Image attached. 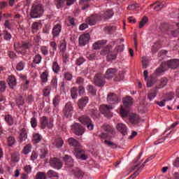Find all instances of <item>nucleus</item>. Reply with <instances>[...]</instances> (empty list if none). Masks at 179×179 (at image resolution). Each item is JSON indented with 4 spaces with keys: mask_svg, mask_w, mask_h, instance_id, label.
<instances>
[{
    "mask_svg": "<svg viewBox=\"0 0 179 179\" xmlns=\"http://www.w3.org/2000/svg\"><path fill=\"white\" fill-rule=\"evenodd\" d=\"M113 108H114L111 105L103 104L99 106V111L101 114H103L104 117H106V118H111V117H113V113H111V110Z\"/></svg>",
    "mask_w": 179,
    "mask_h": 179,
    "instance_id": "obj_6",
    "label": "nucleus"
},
{
    "mask_svg": "<svg viewBox=\"0 0 179 179\" xmlns=\"http://www.w3.org/2000/svg\"><path fill=\"white\" fill-rule=\"evenodd\" d=\"M68 143L69 146H73V148H79L80 146V143L73 137L68 139Z\"/></svg>",
    "mask_w": 179,
    "mask_h": 179,
    "instance_id": "obj_27",
    "label": "nucleus"
},
{
    "mask_svg": "<svg viewBox=\"0 0 179 179\" xmlns=\"http://www.w3.org/2000/svg\"><path fill=\"white\" fill-rule=\"evenodd\" d=\"M168 82L169 80L166 78H161L157 83L156 87L151 90L148 94V99H149L150 101H152L157 96V89H163V87L167 85Z\"/></svg>",
    "mask_w": 179,
    "mask_h": 179,
    "instance_id": "obj_3",
    "label": "nucleus"
},
{
    "mask_svg": "<svg viewBox=\"0 0 179 179\" xmlns=\"http://www.w3.org/2000/svg\"><path fill=\"white\" fill-rule=\"evenodd\" d=\"M63 113L66 118H71L73 114V106L72 102H68L66 103L65 107L63 110Z\"/></svg>",
    "mask_w": 179,
    "mask_h": 179,
    "instance_id": "obj_11",
    "label": "nucleus"
},
{
    "mask_svg": "<svg viewBox=\"0 0 179 179\" xmlns=\"http://www.w3.org/2000/svg\"><path fill=\"white\" fill-rule=\"evenodd\" d=\"M112 48L113 46L111 45H108L101 50V55H108L107 57L110 61L115 59L117 58V52H111Z\"/></svg>",
    "mask_w": 179,
    "mask_h": 179,
    "instance_id": "obj_5",
    "label": "nucleus"
},
{
    "mask_svg": "<svg viewBox=\"0 0 179 179\" xmlns=\"http://www.w3.org/2000/svg\"><path fill=\"white\" fill-rule=\"evenodd\" d=\"M42 139L43 136H41L38 133H34L32 135V141L34 143H40Z\"/></svg>",
    "mask_w": 179,
    "mask_h": 179,
    "instance_id": "obj_31",
    "label": "nucleus"
},
{
    "mask_svg": "<svg viewBox=\"0 0 179 179\" xmlns=\"http://www.w3.org/2000/svg\"><path fill=\"white\" fill-rule=\"evenodd\" d=\"M89 103V97H82L80 99L78 100V107L79 108L82 109L83 107L86 106V104Z\"/></svg>",
    "mask_w": 179,
    "mask_h": 179,
    "instance_id": "obj_26",
    "label": "nucleus"
},
{
    "mask_svg": "<svg viewBox=\"0 0 179 179\" xmlns=\"http://www.w3.org/2000/svg\"><path fill=\"white\" fill-rule=\"evenodd\" d=\"M4 120L9 127H12V125L15 124V120L13 119V117H12V115H6L4 116Z\"/></svg>",
    "mask_w": 179,
    "mask_h": 179,
    "instance_id": "obj_28",
    "label": "nucleus"
},
{
    "mask_svg": "<svg viewBox=\"0 0 179 179\" xmlns=\"http://www.w3.org/2000/svg\"><path fill=\"white\" fill-rule=\"evenodd\" d=\"M87 90L92 94V96H96L97 90L93 85H88L87 86Z\"/></svg>",
    "mask_w": 179,
    "mask_h": 179,
    "instance_id": "obj_33",
    "label": "nucleus"
},
{
    "mask_svg": "<svg viewBox=\"0 0 179 179\" xmlns=\"http://www.w3.org/2000/svg\"><path fill=\"white\" fill-rule=\"evenodd\" d=\"M101 17V20L103 19H111L113 16H114V12H113V10H107L106 11H103L99 15Z\"/></svg>",
    "mask_w": 179,
    "mask_h": 179,
    "instance_id": "obj_18",
    "label": "nucleus"
},
{
    "mask_svg": "<svg viewBox=\"0 0 179 179\" xmlns=\"http://www.w3.org/2000/svg\"><path fill=\"white\" fill-rule=\"evenodd\" d=\"M3 37L6 41H10V39L12 38V34H10L9 31L4 30L3 31Z\"/></svg>",
    "mask_w": 179,
    "mask_h": 179,
    "instance_id": "obj_38",
    "label": "nucleus"
},
{
    "mask_svg": "<svg viewBox=\"0 0 179 179\" xmlns=\"http://www.w3.org/2000/svg\"><path fill=\"white\" fill-rule=\"evenodd\" d=\"M41 79L43 83L48 82V73L47 71L43 72L41 75Z\"/></svg>",
    "mask_w": 179,
    "mask_h": 179,
    "instance_id": "obj_44",
    "label": "nucleus"
},
{
    "mask_svg": "<svg viewBox=\"0 0 179 179\" xmlns=\"http://www.w3.org/2000/svg\"><path fill=\"white\" fill-rule=\"evenodd\" d=\"M166 55H167V50H161L158 53V57L160 60L164 59L166 57Z\"/></svg>",
    "mask_w": 179,
    "mask_h": 179,
    "instance_id": "obj_57",
    "label": "nucleus"
},
{
    "mask_svg": "<svg viewBox=\"0 0 179 179\" xmlns=\"http://www.w3.org/2000/svg\"><path fill=\"white\" fill-rule=\"evenodd\" d=\"M79 121L82 124H84V125H87L90 122H92V120H90V117L87 116H81L80 117H79Z\"/></svg>",
    "mask_w": 179,
    "mask_h": 179,
    "instance_id": "obj_32",
    "label": "nucleus"
},
{
    "mask_svg": "<svg viewBox=\"0 0 179 179\" xmlns=\"http://www.w3.org/2000/svg\"><path fill=\"white\" fill-rule=\"evenodd\" d=\"M59 96L56 95L55 98L53 99V106L54 107H57L58 104H59Z\"/></svg>",
    "mask_w": 179,
    "mask_h": 179,
    "instance_id": "obj_63",
    "label": "nucleus"
},
{
    "mask_svg": "<svg viewBox=\"0 0 179 179\" xmlns=\"http://www.w3.org/2000/svg\"><path fill=\"white\" fill-rule=\"evenodd\" d=\"M31 127L32 128H36L37 127V118L36 117H31L30 121Z\"/></svg>",
    "mask_w": 179,
    "mask_h": 179,
    "instance_id": "obj_60",
    "label": "nucleus"
},
{
    "mask_svg": "<svg viewBox=\"0 0 179 179\" xmlns=\"http://www.w3.org/2000/svg\"><path fill=\"white\" fill-rule=\"evenodd\" d=\"M159 48H160V43H155L151 48L152 52L154 54L156 53L157 51H158Z\"/></svg>",
    "mask_w": 179,
    "mask_h": 179,
    "instance_id": "obj_54",
    "label": "nucleus"
},
{
    "mask_svg": "<svg viewBox=\"0 0 179 179\" xmlns=\"http://www.w3.org/2000/svg\"><path fill=\"white\" fill-rule=\"evenodd\" d=\"M116 129L120 132L122 135H128V127L123 123H117L116 125Z\"/></svg>",
    "mask_w": 179,
    "mask_h": 179,
    "instance_id": "obj_19",
    "label": "nucleus"
},
{
    "mask_svg": "<svg viewBox=\"0 0 179 179\" xmlns=\"http://www.w3.org/2000/svg\"><path fill=\"white\" fill-rule=\"evenodd\" d=\"M26 66V63L23 61H20L16 65V69L19 71H23Z\"/></svg>",
    "mask_w": 179,
    "mask_h": 179,
    "instance_id": "obj_40",
    "label": "nucleus"
},
{
    "mask_svg": "<svg viewBox=\"0 0 179 179\" xmlns=\"http://www.w3.org/2000/svg\"><path fill=\"white\" fill-rule=\"evenodd\" d=\"M15 50L17 52H20V54H26V50L31 48V45L29 43H22V44H15Z\"/></svg>",
    "mask_w": 179,
    "mask_h": 179,
    "instance_id": "obj_8",
    "label": "nucleus"
},
{
    "mask_svg": "<svg viewBox=\"0 0 179 179\" xmlns=\"http://www.w3.org/2000/svg\"><path fill=\"white\" fill-rule=\"evenodd\" d=\"M54 146H55L57 149H60L64 146V140L62 138H57L53 142Z\"/></svg>",
    "mask_w": 179,
    "mask_h": 179,
    "instance_id": "obj_30",
    "label": "nucleus"
},
{
    "mask_svg": "<svg viewBox=\"0 0 179 179\" xmlns=\"http://www.w3.org/2000/svg\"><path fill=\"white\" fill-rule=\"evenodd\" d=\"M11 161L14 163H17L19 162V154L14 152L11 155Z\"/></svg>",
    "mask_w": 179,
    "mask_h": 179,
    "instance_id": "obj_52",
    "label": "nucleus"
},
{
    "mask_svg": "<svg viewBox=\"0 0 179 179\" xmlns=\"http://www.w3.org/2000/svg\"><path fill=\"white\" fill-rule=\"evenodd\" d=\"M179 66V59H173L168 60L167 62H164L162 63L161 66L155 70L156 75H160L163 73L165 71H167L169 68L171 69H177Z\"/></svg>",
    "mask_w": 179,
    "mask_h": 179,
    "instance_id": "obj_2",
    "label": "nucleus"
},
{
    "mask_svg": "<svg viewBox=\"0 0 179 179\" xmlns=\"http://www.w3.org/2000/svg\"><path fill=\"white\" fill-rule=\"evenodd\" d=\"M157 79L155 77L150 76V79L147 80V86L148 87H152L157 82Z\"/></svg>",
    "mask_w": 179,
    "mask_h": 179,
    "instance_id": "obj_34",
    "label": "nucleus"
},
{
    "mask_svg": "<svg viewBox=\"0 0 179 179\" xmlns=\"http://www.w3.org/2000/svg\"><path fill=\"white\" fill-rule=\"evenodd\" d=\"M7 142H8V146H12L15 145V143H16V140L15 139V137L10 136L7 138Z\"/></svg>",
    "mask_w": 179,
    "mask_h": 179,
    "instance_id": "obj_47",
    "label": "nucleus"
},
{
    "mask_svg": "<svg viewBox=\"0 0 179 179\" xmlns=\"http://www.w3.org/2000/svg\"><path fill=\"white\" fill-rule=\"evenodd\" d=\"M0 92L1 93L6 92V82L3 80L0 81Z\"/></svg>",
    "mask_w": 179,
    "mask_h": 179,
    "instance_id": "obj_45",
    "label": "nucleus"
},
{
    "mask_svg": "<svg viewBox=\"0 0 179 179\" xmlns=\"http://www.w3.org/2000/svg\"><path fill=\"white\" fill-rule=\"evenodd\" d=\"M107 101L109 103H112V104H115L116 103H120V99H118V96L115 94H109L108 95Z\"/></svg>",
    "mask_w": 179,
    "mask_h": 179,
    "instance_id": "obj_22",
    "label": "nucleus"
},
{
    "mask_svg": "<svg viewBox=\"0 0 179 179\" xmlns=\"http://www.w3.org/2000/svg\"><path fill=\"white\" fill-rule=\"evenodd\" d=\"M36 179H47V176L44 172H38L36 173Z\"/></svg>",
    "mask_w": 179,
    "mask_h": 179,
    "instance_id": "obj_59",
    "label": "nucleus"
},
{
    "mask_svg": "<svg viewBox=\"0 0 179 179\" xmlns=\"http://www.w3.org/2000/svg\"><path fill=\"white\" fill-rule=\"evenodd\" d=\"M65 1H66V0H56L55 5H56L57 8L59 9L61 8H64Z\"/></svg>",
    "mask_w": 179,
    "mask_h": 179,
    "instance_id": "obj_43",
    "label": "nucleus"
},
{
    "mask_svg": "<svg viewBox=\"0 0 179 179\" xmlns=\"http://www.w3.org/2000/svg\"><path fill=\"white\" fill-rule=\"evenodd\" d=\"M106 31H107L109 34H113L115 33V30H117V27L114 25H110L105 27Z\"/></svg>",
    "mask_w": 179,
    "mask_h": 179,
    "instance_id": "obj_35",
    "label": "nucleus"
},
{
    "mask_svg": "<svg viewBox=\"0 0 179 179\" xmlns=\"http://www.w3.org/2000/svg\"><path fill=\"white\" fill-rule=\"evenodd\" d=\"M50 164L53 169H57V170L62 169V162L57 157L50 158Z\"/></svg>",
    "mask_w": 179,
    "mask_h": 179,
    "instance_id": "obj_14",
    "label": "nucleus"
},
{
    "mask_svg": "<svg viewBox=\"0 0 179 179\" xmlns=\"http://www.w3.org/2000/svg\"><path fill=\"white\" fill-rule=\"evenodd\" d=\"M48 154V151L45 148L41 149V153L39 155L41 159H45V156Z\"/></svg>",
    "mask_w": 179,
    "mask_h": 179,
    "instance_id": "obj_53",
    "label": "nucleus"
},
{
    "mask_svg": "<svg viewBox=\"0 0 179 179\" xmlns=\"http://www.w3.org/2000/svg\"><path fill=\"white\" fill-rule=\"evenodd\" d=\"M54 119L47 118L45 116H43L41 119V128L42 129H45V128L51 129L54 127Z\"/></svg>",
    "mask_w": 179,
    "mask_h": 179,
    "instance_id": "obj_7",
    "label": "nucleus"
},
{
    "mask_svg": "<svg viewBox=\"0 0 179 179\" xmlns=\"http://www.w3.org/2000/svg\"><path fill=\"white\" fill-rule=\"evenodd\" d=\"M94 83L95 86L103 87L106 85V79L101 73H96L94 77Z\"/></svg>",
    "mask_w": 179,
    "mask_h": 179,
    "instance_id": "obj_10",
    "label": "nucleus"
},
{
    "mask_svg": "<svg viewBox=\"0 0 179 179\" xmlns=\"http://www.w3.org/2000/svg\"><path fill=\"white\" fill-rule=\"evenodd\" d=\"M8 84L10 89H15V87H16V85H17L16 78H15L13 76H8Z\"/></svg>",
    "mask_w": 179,
    "mask_h": 179,
    "instance_id": "obj_23",
    "label": "nucleus"
},
{
    "mask_svg": "<svg viewBox=\"0 0 179 179\" xmlns=\"http://www.w3.org/2000/svg\"><path fill=\"white\" fill-rule=\"evenodd\" d=\"M90 40V35L89 34H84L79 36L78 38V44L81 47H85L87 44H89Z\"/></svg>",
    "mask_w": 179,
    "mask_h": 179,
    "instance_id": "obj_15",
    "label": "nucleus"
},
{
    "mask_svg": "<svg viewBox=\"0 0 179 179\" xmlns=\"http://www.w3.org/2000/svg\"><path fill=\"white\" fill-rule=\"evenodd\" d=\"M27 132H29V129L24 127L20 129L18 136V142L20 143H23V142L26 141V139H27Z\"/></svg>",
    "mask_w": 179,
    "mask_h": 179,
    "instance_id": "obj_16",
    "label": "nucleus"
},
{
    "mask_svg": "<svg viewBox=\"0 0 179 179\" xmlns=\"http://www.w3.org/2000/svg\"><path fill=\"white\" fill-rule=\"evenodd\" d=\"M68 26H75V18L73 17H68L67 18Z\"/></svg>",
    "mask_w": 179,
    "mask_h": 179,
    "instance_id": "obj_61",
    "label": "nucleus"
},
{
    "mask_svg": "<svg viewBox=\"0 0 179 179\" xmlns=\"http://www.w3.org/2000/svg\"><path fill=\"white\" fill-rule=\"evenodd\" d=\"M101 129L110 135H114V134H115V130L114 129V128H113L111 125L108 124H103L101 127Z\"/></svg>",
    "mask_w": 179,
    "mask_h": 179,
    "instance_id": "obj_21",
    "label": "nucleus"
},
{
    "mask_svg": "<svg viewBox=\"0 0 179 179\" xmlns=\"http://www.w3.org/2000/svg\"><path fill=\"white\" fill-rule=\"evenodd\" d=\"M140 121L141 118H139V116L136 113H134L129 116V122H131V124H132L133 125L138 124Z\"/></svg>",
    "mask_w": 179,
    "mask_h": 179,
    "instance_id": "obj_24",
    "label": "nucleus"
},
{
    "mask_svg": "<svg viewBox=\"0 0 179 179\" xmlns=\"http://www.w3.org/2000/svg\"><path fill=\"white\" fill-rule=\"evenodd\" d=\"M74 156L81 160H86L87 159V155H85V150L80 148H76L74 149Z\"/></svg>",
    "mask_w": 179,
    "mask_h": 179,
    "instance_id": "obj_13",
    "label": "nucleus"
},
{
    "mask_svg": "<svg viewBox=\"0 0 179 179\" xmlns=\"http://www.w3.org/2000/svg\"><path fill=\"white\" fill-rule=\"evenodd\" d=\"M48 176L50 178H57V177H58V173L52 170H50L48 172Z\"/></svg>",
    "mask_w": 179,
    "mask_h": 179,
    "instance_id": "obj_51",
    "label": "nucleus"
},
{
    "mask_svg": "<svg viewBox=\"0 0 179 179\" xmlns=\"http://www.w3.org/2000/svg\"><path fill=\"white\" fill-rule=\"evenodd\" d=\"M124 107H131L134 104V99L131 96H127L122 99Z\"/></svg>",
    "mask_w": 179,
    "mask_h": 179,
    "instance_id": "obj_25",
    "label": "nucleus"
},
{
    "mask_svg": "<svg viewBox=\"0 0 179 179\" xmlns=\"http://www.w3.org/2000/svg\"><path fill=\"white\" fill-rule=\"evenodd\" d=\"M84 62H86V59L85 57H80L76 60V65L80 66V65L83 64Z\"/></svg>",
    "mask_w": 179,
    "mask_h": 179,
    "instance_id": "obj_50",
    "label": "nucleus"
},
{
    "mask_svg": "<svg viewBox=\"0 0 179 179\" xmlns=\"http://www.w3.org/2000/svg\"><path fill=\"white\" fill-rule=\"evenodd\" d=\"M101 17L99 15L95 14L88 17L85 22L87 24H90V26H94L97 22H101Z\"/></svg>",
    "mask_w": 179,
    "mask_h": 179,
    "instance_id": "obj_12",
    "label": "nucleus"
},
{
    "mask_svg": "<svg viewBox=\"0 0 179 179\" xmlns=\"http://www.w3.org/2000/svg\"><path fill=\"white\" fill-rule=\"evenodd\" d=\"M71 128L73 134L78 136H82L85 134V129L79 123H74Z\"/></svg>",
    "mask_w": 179,
    "mask_h": 179,
    "instance_id": "obj_9",
    "label": "nucleus"
},
{
    "mask_svg": "<svg viewBox=\"0 0 179 179\" xmlns=\"http://www.w3.org/2000/svg\"><path fill=\"white\" fill-rule=\"evenodd\" d=\"M41 51L43 55H48V47L41 46Z\"/></svg>",
    "mask_w": 179,
    "mask_h": 179,
    "instance_id": "obj_64",
    "label": "nucleus"
},
{
    "mask_svg": "<svg viewBox=\"0 0 179 179\" xmlns=\"http://www.w3.org/2000/svg\"><path fill=\"white\" fill-rule=\"evenodd\" d=\"M41 59H43V57L40 55H36L34 57V63L40 64L41 62Z\"/></svg>",
    "mask_w": 179,
    "mask_h": 179,
    "instance_id": "obj_55",
    "label": "nucleus"
},
{
    "mask_svg": "<svg viewBox=\"0 0 179 179\" xmlns=\"http://www.w3.org/2000/svg\"><path fill=\"white\" fill-rule=\"evenodd\" d=\"M50 93H51V87L48 86L43 90V95L45 97H48V96H50Z\"/></svg>",
    "mask_w": 179,
    "mask_h": 179,
    "instance_id": "obj_58",
    "label": "nucleus"
},
{
    "mask_svg": "<svg viewBox=\"0 0 179 179\" xmlns=\"http://www.w3.org/2000/svg\"><path fill=\"white\" fill-rule=\"evenodd\" d=\"M31 152V145L28 144L24 147L22 149V153L23 155H29Z\"/></svg>",
    "mask_w": 179,
    "mask_h": 179,
    "instance_id": "obj_42",
    "label": "nucleus"
},
{
    "mask_svg": "<svg viewBox=\"0 0 179 179\" xmlns=\"http://www.w3.org/2000/svg\"><path fill=\"white\" fill-rule=\"evenodd\" d=\"M122 79H124V73H122V72H118L117 71L114 77L115 82H120V80H122Z\"/></svg>",
    "mask_w": 179,
    "mask_h": 179,
    "instance_id": "obj_37",
    "label": "nucleus"
},
{
    "mask_svg": "<svg viewBox=\"0 0 179 179\" xmlns=\"http://www.w3.org/2000/svg\"><path fill=\"white\" fill-rule=\"evenodd\" d=\"M16 104L17 106H23V104H24V100H23V96H19L16 99Z\"/></svg>",
    "mask_w": 179,
    "mask_h": 179,
    "instance_id": "obj_56",
    "label": "nucleus"
},
{
    "mask_svg": "<svg viewBox=\"0 0 179 179\" xmlns=\"http://www.w3.org/2000/svg\"><path fill=\"white\" fill-rule=\"evenodd\" d=\"M143 69H146L149 66V60L147 59L146 57H143L141 59Z\"/></svg>",
    "mask_w": 179,
    "mask_h": 179,
    "instance_id": "obj_49",
    "label": "nucleus"
},
{
    "mask_svg": "<svg viewBox=\"0 0 179 179\" xmlns=\"http://www.w3.org/2000/svg\"><path fill=\"white\" fill-rule=\"evenodd\" d=\"M23 170L24 173L27 174H31V165H25L23 168Z\"/></svg>",
    "mask_w": 179,
    "mask_h": 179,
    "instance_id": "obj_62",
    "label": "nucleus"
},
{
    "mask_svg": "<svg viewBox=\"0 0 179 179\" xmlns=\"http://www.w3.org/2000/svg\"><path fill=\"white\" fill-rule=\"evenodd\" d=\"M43 13H44V6H43V4L34 3L31 6V11H30L31 17H33L34 19H37L38 17H41Z\"/></svg>",
    "mask_w": 179,
    "mask_h": 179,
    "instance_id": "obj_4",
    "label": "nucleus"
},
{
    "mask_svg": "<svg viewBox=\"0 0 179 179\" xmlns=\"http://www.w3.org/2000/svg\"><path fill=\"white\" fill-rule=\"evenodd\" d=\"M148 22H149V18H148V17L146 16H144L139 22V29H142V27H143V26H145V24H146Z\"/></svg>",
    "mask_w": 179,
    "mask_h": 179,
    "instance_id": "obj_41",
    "label": "nucleus"
},
{
    "mask_svg": "<svg viewBox=\"0 0 179 179\" xmlns=\"http://www.w3.org/2000/svg\"><path fill=\"white\" fill-rule=\"evenodd\" d=\"M52 71L55 72V73H58L59 71H61V67L59 66V64H58V62H54L52 66Z\"/></svg>",
    "mask_w": 179,
    "mask_h": 179,
    "instance_id": "obj_39",
    "label": "nucleus"
},
{
    "mask_svg": "<svg viewBox=\"0 0 179 179\" xmlns=\"http://www.w3.org/2000/svg\"><path fill=\"white\" fill-rule=\"evenodd\" d=\"M61 31H62V26L61 24H57L54 25L52 31L53 38H57V37H59Z\"/></svg>",
    "mask_w": 179,
    "mask_h": 179,
    "instance_id": "obj_17",
    "label": "nucleus"
},
{
    "mask_svg": "<svg viewBox=\"0 0 179 179\" xmlns=\"http://www.w3.org/2000/svg\"><path fill=\"white\" fill-rule=\"evenodd\" d=\"M66 163V168L68 169L69 173L73 176H75L77 178H83L85 173L80 169L73 166V159L69 155H65L63 158Z\"/></svg>",
    "mask_w": 179,
    "mask_h": 179,
    "instance_id": "obj_1",
    "label": "nucleus"
},
{
    "mask_svg": "<svg viewBox=\"0 0 179 179\" xmlns=\"http://www.w3.org/2000/svg\"><path fill=\"white\" fill-rule=\"evenodd\" d=\"M104 44H107V41L106 40H101L98 41L93 45L94 50H100L101 48V45H104Z\"/></svg>",
    "mask_w": 179,
    "mask_h": 179,
    "instance_id": "obj_29",
    "label": "nucleus"
},
{
    "mask_svg": "<svg viewBox=\"0 0 179 179\" xmlns=\"http://www.w3.org/2000/svg\"><path fill=\"white\" fill-rule=\"evenodd\" d=\"M117 69H108L106 71L105 78L106 79H111L117 75Z\"/></svg>",
    "mask_w": 179,
    "mask_h": 179,
    "instance_id": "obj_20",
    "label": "nucleus"
},
{
    "mask_svg": "<svg viewBox=\"0 0 179 179\" xmlns=\"http://www.w3.org/2000/svg\"><path fill=\"white\" fill-rule=\"evenodd\" d=\"M129 113V110L128 109H125L123 107L120 108V115L122 117H123V118L128 117Z\"/></svg>",
    "mask_w": 179,
    "mask_h": 179,
    "instance_id": "obj_46",
    "label": "nucleus"
},
{
    "mask_svg": "<svg viewBox=\"0 0 179 179\" xmlns=\"http://www.w3.org/2000/svg\"><path fill=\"white\" fill-rule=\"evenodd\" d=\"M71 96L73 100L78 99V88L73 87L71 89Z\"/></svg>",
    "mask_w": 179,
    "mask_h": 179,
    "instance_id": "obj_36",
    "label": "nucleus"
},
{
    "mask_svg": "<svg viewBox=\"0 0 179 179\" xmlns=\"http://www.w3.org/2000/svg\"><path fill=\"white\" fill-rule=\"evenodd\" d=\"M59 50L60 52H65L66 51V42L65 41L60 42Z\"/></svg>",
    "mask_w": 179,
    "mask_h": 179,
    "instance_id": "obj_48",
    "label": "nucleus"
}]
</instances>
